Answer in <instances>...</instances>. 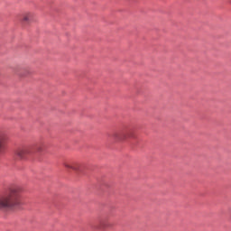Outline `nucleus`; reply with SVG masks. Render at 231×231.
Listing matches in <instances>:
<instances>
[{
	"label": "nucleus",
	"mask_w": 231,
	"mask_h": 231,
	"mask_svg": "<svg viewBox=\"0 0 231 231\" xmlns=\"http://www.w3.org/2000/svg\"><path fill=\"white\" fill-rule=\"evenodd\" d=\"M33 13H24L22 14L20 21L22 24H30L33 21Z\"/></svg>",
	"instance_id": "7ed1b4c3"
},
{
	"label": "nucleus",
	"mask_w": 231,
	"mask_h": 231,
	"mask_svg": "<svg viewBox=\"0 0 231 231\" xmlns=\"http://www.w3.org/2000/svg\"><path fill=\"white\" fill-rule=\"evenodd\" d=\"M33 149H35L34 145L23 146L16 151V156L20 160H28V157L33 154Z\"/></svg>",
	"instance_id": "f03ea898"
},
{
	"label": "nucleus",
	"mask_w": 231,
	"mask_h": 231,
	"mask_svg": "<svg viewBox=\"0 0 231 231\" xmlns=\"http://www.w3.org/2000/svg\"><path fill=\"white\" fill-rule=\"evenodd\" d=\"M23 205L21 201V188H13L10 191L0 197L1 210H14Z\"/></svg>",
	"instance_id": "f257e3e1"
},
{
	"label": "nucleus",
	"mask_w": 231,
	"mask_h": 231,
	"mask_svg": "<svg viewBox=\"0 0 231 231\" xmlns=\"http://www.w3.org/2000/svg\"><path fill=\"white\" fill-rule=\"evenodd\" d=\"M43 149H44V144L43 143H40L36 146V150H37L38 152H42Z\"/></svg>",
	"instance_id": "0eeeda50"
},
{
	"label": "nucleus",
	"mask_w": 231,
	"mask_h": 231,
	"mask_svg": "<svg viewBox=\"0 0 231 231\" xmlns=\"http://www.w3.org/2000/svg\"><path fill=\"white\" fill-rule=\"evenodd\" d=\"M112 137L116 142H122V141L125 140V138H127V132H125V131L116 132L112 134Z\"/></svg>",
	"instance_id": "20e7f679"
},
{
	"label": "nucleus",
	"mask_w": 231,
	"mask_h": 231,
	"mask_svg": "<svg viewBox=\"0 0 231 231\" xmlns=\"http://www.w3.org/2000/svg\"><path fill=\"white\" fill-rule=\"evenodd\" d=\"M106 222L105 220L100 221V228H107V225L106 224Z\"/></svg>",
	"instance_id": "6e6552de"
},
{
	"label": "nucleus",
	"mask_w": 231,
	"mask_h": 231,
	"mask_svg": "<svg viewBox=\"0 0 231 231\" xmlns=\"http://www.w3.org/2000/svg\"><path fill=\"white\" fill-rule=\"evenodd\" d=\"M6 140V134L0 130V154L5 152V142Z\"/></svg>",
	"instance_id": "423d86ee"
},
{
	"label": "nucleus",
	"mask_w": 231,
	"mask_h": 231,
	"mask_svg": "<svg viewBox=\"0 0 231 231\" xmlns=\"http://www.w3.org/2000/svg\"><path fill=\"white\" fill-rule=\"evenodd\" d=\"M64 167L66 169H71L72 171H76L77 172L80 171V163L75 162H67L64 163Z\"/></svg>",
	"instance_id": "39448f33"
}]
</instances>
